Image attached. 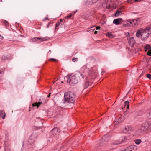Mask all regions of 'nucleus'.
<instances>
[{
	"label": "nucleus",
	"mask_w": 151,
	"mask_h": 151,
	"mask_svg": "<svg viewBox=\"0 0 151 151\" xmlns=\"http://www.w3.org/2000/svg\"><path fill=\"white\" fill-rule=\"evenodd\" d=\"M84 77V75L82 73L79 72L75 75L67 77L66 78L67 82H69L71 85H73L78 82L83 80Z\"/></svg>",
	"instance_id": "obj_1"
},
{
	"label": "nucleus",
	"mask_w": 151,
	"mask_h": 151,
	"mask_svg": "<svg viewBox=\"0 0 151 151\" xmlns=\"http://www.w3.org/2000/svg\"><path fill=\"white\" fill-rule=\"evenodd\" d=\"M76 95L71 91H68L64 94V103H71L72 104L74 102Z\"/></svg>",
	"instance_id": "obj_2"
},
{
	"label": "nucleus",
	"mask_w": 151,
	"mask_h": 151,
	"mask_svg": "<svg viewBox=\"0 0 151 151\" xmlns=\"http://www.w3.org/2000/svg\"><path fill=\"white\" fill-rule=\"evenodd\" d=\"M151 123L148 121H145L141 124L140 129L137 131V133L142 132H144L149 130L151 128Z\"/></svg>",
	"instance_id": "obj_3"
},
{
	"label": "nucleus",
	"mask_w": 151,
	"mask_h": 151,
	"mask_svg": "<svg viewBox=\"0 0 151 151\" xmlns=\"http://www.w3.org/2000/svg\"><path fill=\"white\" fill-rule=\"evenodd\" d=\"M151 34V27L147 26L144 29L141 34V38L142 40H147L149 35Z\"/></svg>",
	"instance_id": "obj_4"
},
{
	"label": "nucleus",
	"mask_w": 151,
	"mask_h": 151,
	"mask_svg": "<svg viewBox=\"0 0 151 151\" xmlns=\"http://www.w3.org/2000/svg\"><path fill=\"white\" fill-rule=\"evenodd\" d=\"M109 136L107 134L104 135L101 139V143L100 144V145L102 146L105 144L106 142L109 141Z\"/></svg>",
	"instance_id": "obj_5"
},
{
	"label": "nucleus",
	"mask_w": 151,
	"mask_h": 151,
	"mask_svg": "<svg viewBox=\"0 0 151 151\" xmlns=\"http://www.w3.org/2000/svg\"><path fill=\"white\" fill-rule=\"evenodd\" d=\"M48 39L47 37H35L32 38L31 40L30 41L32 42H35L38 41V40H41L42 41H44L47 40Z\"/></svg>",
	"instance_id": "obj_6"
},
{
	"label": "nucleus",
	"mask_w": 151,
	"mask_h": 151,
	"mask_svg": "<svg viewBox=\"0 0 151 151\" xmlns=\"http://www.w3.org/2000/svg\"><path fill=\"white\" fill-rule=\"evenodd\" d=\"M137 149V146L132 145L127 147L123 151H135Z\"/></svg>",
	"instance_id": "obj_7"
},
{
	"label": "nucleus",
	"mask_w": 151,
	"mask_h": 151,
	"mask_svg": "<svg viewBox=\"0 0 151 151\" xmlns=\"http://www.w3.org/2000/svg\"><path fill=\"white\" fill-rule=\"evenodd\" d=\"M132 130V128L130 126L125 127L123 129V132L124 133H126L130 132Z\"/></svg>",
	"instance_id": "obj_8"
},
{
	"label": "nucleus",
	"mask_w": 151,
	"mask_h": 151,
	"mask_svg": "<svg viewBox=\"0 0 151 151\" xmlns=\"http://www.w3.org/2000/svg\"><path fill=\"white\" fill-rule=\"evenodd\" d=\"M122 18H119L115 19L113 21V23L115 24L116 25H118L122 22Z\"/></svg>",
	"instance_id": "obj_9"
},
{
	"label": "nucleus",
	"mask_w": 151,
	"mask_h": 151,
	"mask_svg": "<svg viewBox=\"0 0 151 151\" xmlns=\"http://www.w3.org/2000/svg\"><path fill=\"white\" fill-rule=\"evenodd\" d=\"M128 114V112H124L121 115V117H119V119H120V121L121 122L123 121L126 118V116Z\"/></svg>",
	"instance_id": "obj_10"
},
{
	"label": "nucleus",
	"mask_w": 151,
	"mask_h": 151,
	"mask_svg": "<svg viewBox=\"0 0 151 151\" xmlns=\"http://www.w3.org/2000/svg\"><path fill=\"white\" fill-rule=\"evenodd\" d=\"M143 29L142 28L137 30L136 34V36L139 37L141 35V34L143 32Z\"/></svg>",
	"instance_id": "obj_11"
},
{
	"label": "nucleus",
	"mask_w": 151,
	"mask_h": 151,
	"mask_svg": "<svg viewBox=\"0 0 151 151\" xmlns=\"http://www.w3.org/2000/svg\"><path fill=\"white\" fill-rule=\"evenodd\" d=\"M60 130L58 128L55 127L53 128L52 131V133L53 135H55L58 133Z\"/></svg>",
	"instance_id": "obj_12"
},
{
	"label": "nucleus",
	"mask_w": 151,
	"mask_h": 151,
	"mask_svg": "<svg viewBox=\"0 0 151 151\" xmlns=\"http://www.w3.org/2000/svg\"><path fill=\"white\" fill-rule=\"evenodd\" d=\"M89 83L88 81V78H87L85 82L83 83V88L85 89L87 88L89 85Z\"/></svg>",
	"instance_id": "obj_13"
},
{
	"label": "nucleus",
	"mask_w": 151,
	"mask_h": 151,
	"mask_svg": "<svg viewBox=\"0 0 151 151\" xmlns=\"http://www.w3.org/2000/svg\"><path fill=\"white\" fill-rule=\"evenodd\" d=\"M129 43L131 47H133L134 46L135 43V41L133 37H131L129 39Z\"/></svg>",
	"instance_id": "obj_14"
},
{
	"label": "nucleus",
	"mask_w": 151,
	"mask_h": 151,
	"mask_svg": "<svg viewBox=\"0 0 151 151\" xmlns=\"http://www.w3.org/2000/svg\"><path fill=\"white\" fill-rule=\"evenodd\" d=\"M146 113L147 117L151 119V109H148L146 111Z\"/></svg>",
	"instance_id": "obj_15"
},
{
	"label": "nucleus",
	"mask_w": 151,
	"mask_h": 151,
	"mask_svg": "<svg viewBox=\"0 0 151 151\" xmlns=\"http://www.w3.org/2000/svg\"><path fill=\"white\" fill-rule=\"evenodd\" d=\"M133 20L134 21V22H132V26H134L137 24H138L140 22V19L139 18H137V19H133Z\"/></svg>",
	"instance_id": "obj_16"
},
{
	"label": "nucleus",
	"mask_w": 151,
	"mask_h": 151,
	"mask_svg": "<svg viewBox=\"0 0 151 151\" xmlns=\"http://www.w3.org/2000/svg\"><path fill=\"white\" fill-rule=\"evenodd\" d=\"M112 3V2L110 1H108L105 4H104V5H106V6H105L107 9H110L111 8V4Z\"/></svg>",
	"instance_id": "obj_17"
},
{
	"label": "nucleus",
	"mask_w": 151,
	"mask_h": 151,
	"mask_svg": "<svg viewBox=\"0 0 151 151\" xmlns=\"http://www.w3.org/2000/svg\"><path fill=\"white\" fill-rule=\"evenodd\" d=\"M42 103V102H39L38 103L36 102V103H34L32 104V106H37V108H38L39 105Z\"/></svg>",
	"instance_id": "obj_18"
},
{
	"label": "nucleus",
	"mask_w": 151,
	"mask_h": 151,
	"mask_svg": "<svg viewBox=\"0 0 151 151\" xmlns=\"http://www.w3.org/2000/svg\"><path fill=\"white\" fill-rule=\"evenodd\" d=\"M134 22V21L133 20V19L130 20L127 22V24L130 26H132V22Z\"/></svg>",
	"instance_id": "obj_19"
},
{
	"label": "nucleus",
	"mask_w": 151,
	"mask_h": 151,
	"mask_svg": "<svg viewBox=\"0 0 151 151\" xmlns=\"http://www.w3.org/2000/svg\"><path fill=\"white\" fill-rule=\"evenodd\" d=\"M145 49V51H147V50H150L151 49L150 46L148 44H147L144 47Z\"/></svg>",
	"instance_id": "obj_20"
},
{
	"label": "nucleus",
	"mask_w": 151,
	"mask_h": 151,
	"mask_svg": "<svg viewBox=\"0 0 151 151\" xmlns=\"http://www.w3.org/2000/svg\"><path fill=\"white\" fill-rule=\"evenodd\" d=\"M141 142V139H137L135 140V143L137 145L139 144Z\"/></svg>",
	"instance_id": "obj_21"
},
{
	"label": "nucleus",
	"mask_w": 151,
	"mask_h": 151,
	"mask_svg": "<svg viewBox=\"0 0 151 151\" xmlns=\"http://www.w3.org/2000/svg\"><path fill=\"white\" fill-rule=\"evenodd\" d=\"M129 102L128 101H126L125 102L124 105L125 106H127V107H126L127 109H128L129 108Z\"/></svg>",
	"instance_id": "obj_22"
},
{
	"label": "nucleus",
	"mask_w": 151,
	"mask_h": 151,
	"mask_svg": "<svg viewBox=\"0 0 151 151\" xmlns=\"http://www.w3.org/2000/svg\"><path fill=\"white\" fill-rule=\"evenodd\" d=\"M121 13L122 11H117L115 12V15L116 16H117L119 15L120 13Z\"/></svg>",
	"instance_id": "obj_23"
},
{
	"label": "nucleus",
	"mask_w": 151,
	"mask_h": 151,
	"mask_svg": "<svg viewBox=\"0 0 151 151\" xmlns=\"http://www.w3.org/2000/svg\"><path fill=\"white\" fill-rule=\"evenodd\" d=\"M72 14H69L67 16H66L65 17V19L68 18L70 19L72 17Z\"/></svg>",
	"instance_id": "obj_24"
},
{
	"label": "nucleus",
	"mask_w": 151,
	"mask_h": 151,
	"mask_svg": "<svg viewBox=\"0 0 151 151\" xmlns=\"http://www.w3.org/2000/svg\"><path fill=\"white\" fill-rule=\"evenodd\" d=\"M3 22L4 24H5L6 26L8 27L9 26V23L6 20H4Z\"/></svg>",
	"instance_id": "obj_25"
},
{
	"label": "nucleus",
	"mask_w": 151,
	"mask_h": 151,
	"mask_svg": "<svg viewBox=\"0 0 151 151\" xmlns=\"http://www.w3.org/2000/svg\"><path fill=\"white\" fill-rule=\"evenodd\" d=\"M107 36L109 38H111L112 37H114V35L111 34L110 33H108L107 34Z\"/></svg>",
	"instance_id": "obj_26"
},
{
	"label": "nucleus",
	"mask_w": 151,
	"mask_h": 151,
	"mask_svg": "<svg viewBox=\"0 0 151 151\" xmlns=\"http://www.w3.org/2000/svg\"><path fill=\"white\" fill-rule=\"evenodd\" d=\"M49 60H50V61L54 62H56L57 61V60L56 59L53 58H50Z\"/></svg>",
	"instance_id": "obj_27"
},
{
	"label": "nucleus",
	"mask_w": 151,
	"mask_h": 151,
	"mask_svg": "<svg viewBox=\"0 0 151 151\" xmlns=\"http://www.w3.org/2000/svg\"><path fill=\"white\" fill-rule=\"evenodd\" d=\"M60 22H58L56 24V28H55V29H56V28L57 27H58L60 25Z\"/></svg>",
	"instance_id": "obj_28"
},
{
	"label": "nucleus",
	"mask_w": 151,
	"mask_h": 151,
	"mask_svg": "<svg viewBox=\"0 0 151 151\" xmlns=\"http://www.w3.org/2000/svg\"><path fill=\"white\" fill-rule=\"evenodd\" d=\"M78 60V58H74L72 59V61L75 62Z\"/></svg>",
	"instance_id": "obj_29"
},
{
	"label": "nucleus",
	"mask_w": 151,
	"mask_h": 151,
	"mask_svg": "<svg viewBox=\"0 0 151 151\" xmlns=\"http://www.w3.org/2000/svg\"><path fill=\"white\" fill-rule=\"evenodd\" d=\"M147 77L149 79H151V75L150 74H147Z\"/></svg>",
	"instance_id": "obj_30"
},
{
	"label": "nucleus",
	"mask_w": 151,
	"mask_h": 151,
	"mask_svg": "<svg viewBox=\"0 0 151 151\" xmlns=\"http://www.w3.org/2000/svg\"><path fill=\"white\" fill-rule=\"evenodd\" d=\"M147 55L149 56H151V51L149 50L147 52Z\"/></svg>",
	"instance_id": "obj_31"
},
{
	"label": "nucleus",
	"mask_w": 151,
	"mask_h": 151,
	"mask_svg": "<svg viewBox=\"0 0 151 151\" xmlns=\"http://www.w3.org/2000/svg\"><path fill=\"white\" fill-rule=\"evenodd\" d=\"M101 28L100 27V26H97L96 27V30H98L99 29Z\"/></svg>",
	"instance_id": "obj_32"
},
{
	"label": "nucleus",
	"mask_w": 151,
	"mask_h": 151,
	"mask_svg": "<svg viewBox=\"0 0 151 151\" xmlns=\"http://www.w3.org/2000/svg\"><path fill=\"white\" fill-rule=\"evenodd\" d=\"M2 58L4 60H5L7 59L8 58L7 57H6V58L5 59V58H4V57L3 56L2 57Z\"/></svg>",
	"instance_id": "obj_33"
},
{
	"label": "nucleus",
	"mask_w": 151,
	"mask_h": 151,
	"mask_svg": "<svg viewBox=\"0 0 151 151\" xmlns=\"http://www.w3.org/2000/svg\"><path fill=\"white\" fill-rule=\"evenodd\" d=\"M127 1L128 3H131L132 2V0H127Z\"/></svg>",
	"instance_id": "obj_34"
},
{
	"label": "nucleus",
	"mask_w": 151,
	"mask_h": 151,
	"mask_svg": "<svg viewBox=\"0 0 151 151\" xmlns=\"http://www.w3.org/2000/svg\"><path fill=\"white\" fill-rule=\"evenodd\" d=\"M122 141H123V139H121V140L119 142V143H117L116 144H121V143H122Z\"/></svg>",
	"instance_id": "obj_35"
},
{
	"label": "nucleus",
	"mask_w": 151,
	"mask_h": 151,
	"mask_svg": "<svg viewBox=\"0 0 151 151\" xmlns=\"http://www.w3.org/2000/svg\"><path fill=\"white\" fill-rule=\"evenodd\" d=\"M141 0H134V1L135 2H138L141 1Z\"/></svg>",
	"instance_id": "obj_36"
},
{
	"label": "nucleus",
	"mask_w": 151,
	"mask_h": 151,
	"mask_svg": "<svg viewBox=\"0 0 151 151\" xmlns=\"http://www.w3.org/2000/svg\"><path fill=\"white\" fill-rule=\"evenodd\" d=\"M3 72V71L2 70H0V77H1V75Z\"/></svg>",
	"instance_id": "obj_37"
},
{
	"label": "nucleus",
	"mask_w": 151,
	"mask_h": 151,
	"mask_svg": "<svg viewBox=\"0 0 151 151\" xmlns=\"http://www.w3.org/2000/svg\"><path fill=\"white\" fill-rule=\"evenodd\" d=\"M0 38L1 39H3V37L1 35H0Z\"/></svg>",
	"instance_id": "obj_38"
},
{
	"label": "nucleus",
	"mask_w": 151,
	"mask_h": 151,
	"mask_svg": "<svg viewBox=\"0 0 151 151\" xmlns=\"http://www.w3.org/2000/svg\"><path fill=\"white\" fill-rule=\"evenodd\" d=\"M63 21V20L62 19H60V21H58V22H60V23L62 22Z\"/></svg>",
	"instance_id": "obj_39"
},
{
	"label": "nucleus",
	"mask_w": 151,
	"mask_h": 151,
	"mask_svg": "<svg viewBox=\"0 0 151 151\" xmlns=\"http://www.w3.org/2000/svg\"><path fill=\"white\" fill-rule=\"evenodd\" d=\"M48 19H48V18L47 17H46L44 19V20H48Z\"/></svg>",
	"instance_id": "obj_40"
},
{
	"label": "nucleus",
	"mask_w": 151,
	"mask_h": 151,
	"mask_svg": "<svg viewBox=\"0 0 151 151\" xmlns=\"http://www.w3.org/2000/svg\"><path fill=\"white\" fill-rule=\"evenodd\" d=\"M97 33V31H95L94 32V34H96Z\"/></svg>",
	"instance_id": "obj_41"
},
{
	"label": "nucleus",
	"mask_w": 151,
	"mask_h": 151,
	"mask_svg": "<svg viewBox=\"0 0 151 151\" xmlns=\"http://www.w3.org/2000/svg\"><path fill=\"white\" fill-rule=\"evenodd\" d=\"M50 94H51V93H49V95L47 96V97H49L50 96Z\"/></svg>",
	"instance_id": "obj_42"
},
{
	"label": "nucleus",
	"mask_w": 151,
	"mask_h": 151,
	"mask_svg": "<svg viewBox=\"0 0 151 151\" xmlns=\"http://www.w3.org/2000/svg\"><path fill=\"white\" fill-rule=\"evenodd\" d=\"M77 11V10L75 12H74V13H75Z\"/></svg>",
	"instance_id": "obj_43"
},
{
	"label": "nucleus",
	"mask_w": 151,
	"mask_h": 151,
	"mask_svg": "<svg viewBox=\"0 0 151 151\" xmlns=\"http://www.w3.org/2000/svg\"><path fill=\"white\" fill-rule=\"evenodd\" d=\"M39 129H40V127H39Z\"/></svg>",
	"instance_id": "obj_44"
}]
</instances>
